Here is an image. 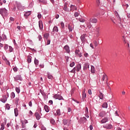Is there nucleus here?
Listing matches in <instances>:
<instances>
[{
    "mask_svg": "<svg viewBox=\"0 0 130 130\" xmlns=\"http://www.w3.org/2000/svg\"><path fill=\"white\" fill-rule=\"evenodd\" d=\"M60 25H61V28H64V23H63V22H61L60 23Z\"/></svg>",
    "mask_w": 130,
    "mask_h": 130,
    "instance_id": "43",
    "label": "nucleus"
},
{
    "mask_svg": "<svg viewBox=\"0 0 130 130\" xmlns=\"http://www.w3.org/2000/svg\"><path fill=\"white\" fill-rule=\"evenodd\" d=\"M89 128H90V130L93 129V126H92V125H90L89 126Z\"/></svg>",
    "mask_w": 130,
    "mask_h": 130,
    "instance_id": "64",
    "label": "nucleus"
},
{
    "mask_svg": "<svg viewBox=\"0 0 130 130\" xmlns=\"http://www.w3.org/2000/svg\"><path fill=\"white\" fill-rule=\"evenodd\" d=\"M14 80H15V81H21L22 80V78H21V75H17L15 78H14Z\"/></svg>",
    "mask_w": 130,
    "mask_h": 130,
    "instance_id": "14",
    "label": "nucleus"
},
{
    "mask_svg": "<svg viewBox=\"0 0 130 130\" xmlns=\"http://www.w3.org/2000/svg\"><path fill=\"white\" fill-rule=\"evenodd\" d=\"M68 6H69V4H68L67 3H66L64 5L63 10L66 12H69V9L68 8Z\"/></svg>",
    "mask_w": 130,
    "mask_h": 130,
    "instance_id": "9",
    "label": "nucleus"
},
{
    "mask_svg": "<svg viewBox=\"0 0 130 130\" xmlns=\"http://www.w3.org/2000/svg\"><path fill=\"white\" fill-rule=\"evenodd\" d=\"M6 109H8V110H9L10 108V105L8 104H6Z\"/></svg>",
    "mask_w": 130,
    "mask_h": 130,
    "instance_id": "40",
    "label": "nucleus"
},
{
    "mask_svg": "<svg viewBox=\"0 0 130 130\" xmlns=\"http://www.w3.org/2000/svg\"><path fill=\"white\" fill-rule=\"evenodd\" d=\"M19 98H16V99H15V104H18V103H19Z\"/></svg>",
    "mask_w": 130,
    "mask_h": 130,
    "instance_id": "38",
    "label": "nucleus"
},
{
    "mask_svg": "<svg viewBox=\"0 0 130 130\" xmlns=\"http://www.w3.org/2000/svg\"><path fill=\"white\" fill-rule=\"evenodd\" d=\"M13 47H11V46H9V51L10 52H12V51H13Z\"/></svg>",
    "mask_w": 130,
    "mask_h": 130,
    "instance_id": "52",
    "label": "nucleus"
},
{
    "mask_svg": "<svg viewBox=\"0 0 130 130\" xmlns=\"http://www.w3.org/2000/svg\"><path fill=\"white\" fill-rule=\"evenodd\" d=\"M5 62H6V63L7 64H8L9 66L10 65V61H9V60H8V59H5Z\"/></svg>",
    "mask_w": 130,
    "mask_h": 130,
    "instance_id": "48",
    "label": "nucleus"
},
{
    "mask_svg": "<svg viewBox=\"0 0 130 130\" xmlns=\"http://www.w3.org/2000/svg\"><path fill=\"white\" fill-rule=\"evenodd\" d=\"M106 114H107L106 112L102 111L99 113V116H100V117H104V116H106Z\"/></svg>",
    "mask_w": 130,
    "mask_h": 130,
    "instance_id": "7",
    "label": "nucleus"
},
{
    "mask_svg": "<svg viewBox=\"0 0 130 130\" xmlns=\"http://www.w3.org/2000/svg\"><path fill=\"white\" fill-rule=\"evenodd\" d=\"M77 56H79V57H82V53L80 52L78 55Z\"/></svg>",
    "mask_w": 130,
    "mask_h": 130,
    "instance_id": "59",
    "label": "nucleus"
},
{
    "mask_svg": "<svg viewBox=\"0 0 130 130\" xmlns=\"http://www.w3.org/2000/svg\"><path fill=\"white\" fill-rule=\"evenodd\" d=\"M39 3H43V4H46V0H39Z\"/></svg>",
    "mask_w": 130,
    "mask_h": 130,
    "instance_id": "35",
    "label": "nucleus"
},
{
    "mask_svg": "<svg viewBox=\"0 0 130 130\" xmlns=\"http://www.w3.org/2000/svg\"><path fill=\"white\" fill-rule=\"evenodd\" d=\"M80 39L82 43H84L86 42V38H85V35H83L81 36Z\"/></svg>",
    "mask_w": 130,
    "mask_h": 130,
    "instance_id": "12",
    "label": "nucleus"
},
{
    "mask_svg": "<svg viewBox=\"0 0 130 130\" xmlns=\"http://www.w3.org/2000/svg\"><path fill=\"white\" fill-rule=\"evenodd\" d=\"M75 17H79V13L78 12H75L74 14Z\"/></svg>",
    "mask_w": 130,
    "mask_h": 130,
    "instance_id": "51",
    "label": "nucleus"
},
{
    "mask_svg": "<svg viewBox=\"0 0 130 130\" xmlns=\"http://www.w3.org/2000/svg\"><path fill=\"white\" fill-rule=\"evenodd\" d=\"M31 15V12L28 11L25 13V14H24V17H25V19H27L28 17H29V15Z\"/></svg>",
    "mask_w": 130,
    "mask_h": 130,
    "instance_id": "13",
    "label": "nucleus"
},
{
    "mask_svg": "<svg viewBox=\"0 0 130 130\" xmlns=\"http://www.w3.org/2000/svg\"><path fill=\"white\" fill-rule=\"evenodd\" d=\"M8 48H9V46H8V45H6L4 47V49H5V50H7Z\"/></svg>",
    "mask_w": 130,
    "mask_h": 130,
    "instance_id": "53",
    "label": "nucleus"
},
{
    "mask_svg": "<svg viewBox=\"0 0 130 130\" xmlns=\"http://www.w3.org/2000/svg\"><path fill=\"white\" fill-rule=\"evenodd\" d=\"M98 21V19H97L96 18L89 19V24H87L88 28L89 29L91 28L92 24H91V23H92V24H96V23H97Z\"/></svg>",
    "mask_w": 130,
    "mask_h": 130,
    "instance_id": "1",
    "label": "nucleus"
},
{
    "mask_svg": "<svg viewBox=\"0 0 130 130\" xmlns=\"http://www.w3.org/2000/svg\"><path fill=\"white\" fill-rule=\"evenodd\" d=\"M68 28H69V32H72V31H73V27H72L71 24L68 25Z\"/></svg>",
    "mask_w": 130,
    "mask_h": 130,
    "instance_id": "29",
    "label": "nucleus"
},
{
    "mask_svg": "<svg viewBox=\"0 0 130 130\" xmlns=\"http://www.w3.org/2000/svg\"><path fill=\"white\" fill-rule=\"evenodd\" d=\"M1 101L3 103H6V101H7V96H3V99L1 100Z\"/></svg>",
    "mask_w": 130,
    "mask_h": 130,
    "instance_id": "16",
    "label": "nucleus"
},
{
    "mask_svg": "<svg viewBox=\"0 0 130 130\" xmlns=\"http://www.w3.org/2000/svg\"><path fill=\"white\" fill-rule=\"evenodd\" d=\"M100 30V27H98V26H96L95 27V31L97 32V33H99V30Z\"/></svg>",
    "mask_w": 130,
    "mask_h": 130,
    "instance_id": "31",
    "label": "nucleus"
},
{
    "mask_svg": "<svg viewBox=\"0 0 130 130\" xmlns=\"http://www.w3.org/2000/svg\"><path fill=\"white\" fill-rule=\"evenodd\" d=\"M85 114H88L89 112L88 111V107H85Z\"/></svg>",
    "mask_w": 130,
    "mask_h": 130,
    "instance_id": "41",
    "label": "nucleus"
},
{
    "mask_svg": "<svg viewBox=\"0 0 130 130\" xmlns=\"http://www.w3.org/2000/svg\"><path fill=\"white\" fill-rule=\"evenodd\" d=\"M99 97L100 99H101L102 100L103 99V98H104L103 93H102V92L100 91V94L99 95Z\"/></svg>",
    "mask_w": 130,
    "mask_h": 130,
    "instance_id": "19",
    "label": "nucleus"
},
{
    "mask_svg": "<svg viewBox=\"0 0 130 130\" xmlns=\"http://www.w3.org/2000/svg\"><path fill=\"white\" fill-rule=\"evenodd\" d=\"M54 99H58V100H62L63 98L59 94H55L54 95Z\"/></svg>",
    "mask_w": 130,
    "mask_h": 130,
    "instance_id": "5",
    "label": "nucleus"
},
{
    "mask_svg": "<svg viewBox=\"0 0 130 130\" xmlns=\"http://www.w3.org/2000/svg\"><path fill=\"white\" fill-rule=\"evenodd\" d=\"M88 93L89 95H92V90H91V89H88Z\"/></svg>",
    "mask_w": 130,
    "mask_h": 130,
    "instance_id": "47",
    "label": "nucleus"
},
{
    "mask_svg": "<svg viewBox=\"0 0 130 130\" xmlns=\"http://www.w3.org/2000/svg\"><path fill=\"white\" fill-rule=\"evenodd\" d=\"M53 32H58V28L57 26H54L53 28Z\"/></svg>",
    "mask_w": 130,
    "mask_h": 130,
    "instance_id": "25",
    "label": "nucleus"
},
{
    "mask_svg": "<svg viewBox=\"0 0 130 130\" xmlns=\"http://www.w3.org/2000/svg\"><path fill=\"white\" fill-rule=\"evenodd\" d=\"M21 123L22 124V127L24 128L25 127V125L24 124V122L23 121V120L21 121Z\"/></svg>",
    "mask_w": 130,
    "mask_h": 130,
    "instance_id": "42",
    "label": "nucleus"
},
{
    "mask_svg": "<svg viewBox=\"0 0 130 130\" xmlns=\"http://www.w3.org/2000/svg\"><path fill=\"white\" fill-rule=\"evenodd\" d=\"M64 49H65L67 52H70V48L68 46H65L64 47Z\"/></svg>",
    "mask_w": 130,
    "mask_h": 130,
    "instance_id": "27",
    "label": "nucleus"
},
{
    "mask_svg": "<svg viewBox=\"0 0 130 130\" xmlns=\"http://www.w3.org/2000/svg\"><path fill=\"white\" fill-rule=\"evenodd\" d=\"M90 46L91 48H92V49H94V46L93 45V44L91 43L90 44Z\"/></svg>",
    "mask_w": 130,
    "mask_h": 130,
    "instance_id": "58",
    "label": "nucleus"
},
{
    "mask_svg": "<svg viewBox=\"0 0 130 130\" xmlns=\"http://www.w3.org/2000/svg\"><path fill=\"white\" fill-rule=\"evenodd\" d=\"M75 10H76V11H77V7H76V6H75L74 5H71L70 10L71 11H75Z\"/></svg>",
    "mask_w": 130,
    "mask_h": 130,
    "instance_id": "17",
    "label": "nucleus"
},
{
    "mask_svg": "<svg viewBox=\"0 0 130 130\" xmlns=\"http://www.w3.org/2000/svg\"><path fill=\"white\" fill-rule=\"evenodd\" d=\"M38 60L36 59V58L35 59V64H38Z\"/></svg>",
    "mask_w": 130,
    "mask_h": 130,
    "instance_id": "50",
    "label": "nucleus"
},
{
    "mask_svg": "<svg viewBox=\"0 0 130 130\" xmlns=\"http://www.w3.org/2000/svg\"><path fill=\"white\" fill-rule=\"evenodd\" d=\"M44 109L46 112H49V107L46 105L44 106Z\"/></svg>",
    "mask_w": 130,
    "mask_h": 130,
    "instance_id": "21",
    "label": "nucleus"
},
{
    "mask_svg": "<svg viewBox=\"0 0 130 130\" xmlns=\"http://www.w3.org/2000/svg\"><path fill=\"white\" fill-rule=\"evenodd\" d=\"M82 67L81 66L80 64H78L77 66V69L76 71L77 72H80V70H81Z\"/></svg>",
    "mask_w": 130,
    "mask_h": 130,
    "instance_id": "18",
    "label": "nucleus"
},
{
    "mask_svg": "<svg viewBox=\"0 0 130 130\" xmlns=\"http://www.w3.org/2000/svg\"><path fill=\"white\" fill-rule=\"evenodd\" d=\"M93 44L95 47H97V46H98V43L96 41H93Z\"/></svg>",
    "mask_w": 130,
    "mask_h": 130,
    "instance_id": "32",
    "label": "nucleus"
},
{
    "mask_svg": "<svg viewBox=\"0 0 130 130\" xmlns=\"http://www.w3.org/2000/svg\"><path fill=\"white\" fill-rule=\"evenodd\" d=\"M76 68H74L72 70V73H76Z\"/></svg>",
    "mask_w": 130,
    "mask_h": 130,
    "instance_id": "57",
    "label": "nucleus"
},
{
    "mask_svg": "<svg viewBox=\"0 0 130 130\" xmlns=\"http://www.w3.org/2000/svg\"><path fill=\"white\" fill-rule=\"evenodd\" d=\"M7 10L6 8L1 9L0 10V14L2 16H7Z\"/></svg>",
    "mask_w": 130,
    "mask_h": 130,
    "instance_id": "2",
    "label": "nucleus"
},
{
    "mask_svg": "<svg viewBox=\"0 0 130 130\" xmlns=\"http://www.w3.org/2000/svg\"><path fill=\"white\" fill-rule=\"evenodd\" d=\"M10 21H12V22H14V21H15V19L13 17H10Z\"/></svg>",
    "mask_w": 130,
    "mask_h": 130,
    "instance_id": "56",
    "label": "nucleus"
},
{
    "mask_svg": "<svg viewBox=\"0 0 130 130\" xmlns=\"http://www.w3.org/2000/svg\"><path fill=\"white\" fill-rule=\"evenodd\" d=\"M1 126H2V127L1 128L0 130L5 129V125L4 124V123H2Z\"/></svg>",
    "mask_w": 130,
    "mask_h": 130,
    "instance_id": "36",
    "label": "nucleus"
},
{
    "mask_svg": "<svg viewBox=\"0 0 130 130\" xmlns=\"http://www.w3.org/2000/svg\"><path fill=\"white\" fill-rule=\"evenodd\" d=\"M79 21L82 23H84V22H85V19H80Z\"/></svg>",
    "mask_w": 130,
    "mask_h": 130,
    "instance_id": "62",
    "label": "nucleus"
},
{
    "mask_svg": "<svg viewBox=\"0 0 130 130\" xmlns=\"http://www.w3.org/2000/svg\"><path fill=\"white\" fill-rule=\"evenodd\" d=\"M15 93L14 92H12L11 93V98L12 99H14L15 98Z\"/></svg>",
    "mask_w": 130,
    "mask_h": 130,
    "instance_id": "34",
    "label": "nucleus"
},
{
    "mask_svg": "<svg viewBox=\"0 0 130 130\" xmlns=\"http://www.w3.org/2000/svg\"><path fill=\"white\" fill-rule=\"evenodd\" d=\"M13 70L14 71V72H18V68H17L16 67H14L13 68Z\"/></svg>",
    "mask_w": 130,
    "mask_h": 130,
    "instance_id": "45",
    "label": "nucleus"
},
{
    "mask_svg": "<svg viewBox=\"0 0 130 130\" xmlns=\"http://www.w3.org/2000/svg\"><path fill=\"white\" fill-rule=\"evenodd\" d=\"M35 115L37 119V120H39L40 118H41V116H40V111H37L35 114Z\"/></svg>",
    "mask_w": 130,
    "mask_h": 130,
    "instance_id": "3",
    "label": "nucleus"
},
{
    "mask_svg": "<svg viewBox=\"0 0 130 130\" xmlns=\"http://www.w3.org/2000/svg\"><path fill=\"white\" fill-rule=\"evenodd\" d=\"M87 69H89V64L86 63L83 67V70H87Z\"/></svg>",
    "mask_w": 130,
    "mask_h": 130,
    "instance_id": "20",
    "label": "nucleus"
},
{
    "mask_svg": "<svg viewBox=\"0 0 130 130\" xmlns=\"http://www.w3.org/2000/svg\"><path fill=\"white\" fill-rule=\"evenodd\" d=\"M80 51L79 50H77L76 51H75V53H76V54H77V55H78V54L79 53H80Z\"/></svg>",
    "mask_w": 130,
    "mask_h": 130,
    "instance_id": "55",
    "label": "nucleus"
},
{
    "mask_svg": "<svg viewBox=\"0 0 130 130\" xmlns=\"http://www.w3.org/2000/svg\"><path fill=\"white\" fill-rule=\"evenodd\" d=\"M48 79H49L50 80H52V79L53 78L52 77V75H48Z\"/></svg>",
    "mask_w": 130,
    "mask_h": 130,
    "instance_id": "39",
    "label": "nucleus"
},
{
    "mask_svg": "<svg viewBox=\"0 0 130 130\" xmlns=\"http://www.w3.org/2000/svg\"><path fill=\"white\" fill-rule=\"evenodd\" d=\"M103 127L104 128H106L107 129H111L113 128V126H112V125H111L110 124H107L106 125H104L103 126Z\"/></svg>",
    "mask_w": 130,
    "mask_h": 130,
    "instance_id": "4",
    "label": "nucleus"
},
{
    "mask_svg": "<svg viewBox=\"0 0 130 130\" xmlns=\"http://www.w3.org/2000/svg\"><path fill=\"white\" fill-rule=\"evenodd\" d=\"M23 124L24 123H28V121H27V120H24L23 121Z\"/></svg>",
    "mask_w": 130,
    "mask_h": 130,
    "instance_id": "61",
    "label": "nucleus"
},
{
    "mask_svg": "<svg viewBox=\"0 0 130 130\" xmlns=\"http://www.w3.org/2000/svg\"><path fill=\"white\" fill-rule=\"evenodd\" d=\"M91 72L92 74L95 73V68L93 66H91Z\"/></svg>",
    "mask_w": 130,
    "mask_h": 130,
    "instance_id": "24",
    "label": "nucleus"
},
{
    "mask_svg": "<svg viewBox=\"0 0 130 130\" xmlns=\"http://www.w3.org/2000/svg\"><path fill=\"white\" fill-rule=\"evenodd\" d=\"M14 113H15V116H18V115L19 114V112H18V109L15 108L14 109Z\"/></svg>",
    "mask_w": 130,
    "mask_h": 130,
    "instance_id": "22",
    "label": "nucleus"
},
{
    "mask_svg": "<svg viewBox=\"0 0 130 130\" xmlns=\"http://www.w3.org/2000/svg\"><path fill=\"white\" fill-rule=\"evenodd\" d=\"M49 37V34L46 33L44 35V38L45 39H48V38Z\"/></svg>",
    "mask_w": 130,
    "mask_h": 130,
    "instance_id": "23",
    "label": "nucleus"
},
{
    "mask_svg": "<svg viewBox=\"0 0 130 130\" xmlns=\"http://www.w3.org/2000/svg\"><path fill=\"white\" fill-rule=\"evenodd\" d=\"M108 106V105L107 104V103H104L102 105L103 108H107Z\"/></svg>",
    "mask_w": 130,
    "mask_h": 130,
    "instance_id": "26",
    "label": "nucleus"
},
{
    "mask_svg": "<svg viewBox=\"0 0 130 130\" xmlns=\"http://www.w3.org/2000/svg\"><path fill=\"white\" fill-rule=\"evenodd\" d=\"M39 27L40 30H43V23H42V21H39Z\"/></svg>",
    "mask_w": 130,
    "mask_h": 130,
    "instance_id": "8",
    "label": "nucleus"
},
{
    "mask_svg": "<svg viewBox=\"0 0 130 130\" xmlns=\"http://www.w3.org/2000/svg\"><path fill=\"white\" fill-rule=\"evenodd\" d=\"M41 130H46V128L44 126L42 125L41 126Z\"/></svg>",
    "mask_w": 130,
    "mask_h": 130,
    "instance_id": "54",
    "label": "nucleus"
},
{
    "mask_svg": "<svg viewBox=\"0 0 130 130\" xmlns=\"http://www.w3.org/2000/svg\"><path fill=\"white\" fill-rule=\"evenodd\" d=\"M15 90L17 93H18V94L19 93H20V88H19L18 87H16Z\"/></svg>",
    "mask_w": 130,
    "mask_h": 130,
    "instance_id": "37",
    "label": "nucleus"
},
{
    "mask_svg": "<svg viewBox=\"0 0 130 130\" xmlns=\"http://www.w3.org/2000/svg\"><path fill=\"white\" fill-rule=\"evenodd\" d=\"M108 121V118L107 117L104 118L102 120H101V123H106Z\"/></svg>",
    "mask_w": 130,
    "mask_h": 130,
    "instance_id": "11",
    "label": "nucleus"
},
{
    "mask_svg": "<svg viewBox=\"0 0 130 130\" xmlns=\"http://www.w3.org/2000/svg\"><path fill=\"white\" fill-rule=\"evenodd\" d=\"M87 97V94L86 93H85V91L82 92V101H84L85 99H86V98Z\"/></svg>",
    "mask_w": 130,
    "mask_h": 130,
    "instance_id": "10",
    "label": "nucleus"
},
{
    "mask_svg": "<svg viewBox=\"0 0 130 130\" xmlns=\"http://www.w3.org/2000/svg\"><path fill=\"white\" fill-rule=\"evenodd\" d=\"M42 17V15L40 13L38 14V19H41V17Z\"/></svg>",
    "mask_w": 130,
    "mask_h": 130,
    "instance_id": "44",
    "label": "nucleus"
},
{
    "mask_svg": "<svg viewBox=\"0 0 130 130\" xmlns=\"http://www.w3.org/2000/svg\"><path fill=\"white\" fill-rule=\"evenodd\" d=\"M38 38H39V40L40 41L41 40V39H42V37L40 35L38 36Z\"/></svg>",
    "mask_w": 130,
    "mask_h": 130,
    "instance_id": "63",
    "label": "nucleus"
},
{
    "mask_svg": "<svg viewBox=\"0 0 130 130\" xmlns=\"http://www.w3.org/2000/svg\"><path fill=\"white\" fill-rule=\"evenodd\" d=\"M16 6L18 10H21V8H22V5H21V3H16Z\"/></svg>",
    "mask_w": 130,
    "mask_h": 130,
    "instance_id": "15",
    "label": "nucleus"
},
{
    "mask_svg": "<svg viewBox=\"0 0 130 130\" xmlns=\"http://www.w3.org/2000/svg\"><path fill=\"white\" fill-rule=\"evenodd\" d=\"M31 56H27V62L30 63V62H31Z\"/></svg>",
    "mask_w": 130,
    "mask_h": 130,
    "instance_id": "30",
    "label": "nucleus"
},
{
    "mask_svg": "<svg viewBox=\"0 0 130 130\" xmlns=\"http://www.w3.org/2000/svg\"><path fill=\"white\" fill-rule=\"evenodd\" d=\"M50 122L52 123V124H54V123H55V121H54L53 119H52L51 120Z\"/></svg>",
    "mask_w": 130,
    "mask_h": 130,
    "instance_id": "49",
    "label": "nucleus"
},
{
    "mask_svg": "<svg viewBox=\"0 0 130 130\" xmlns=\"http://www.w3.org/2000/svg\"><path fill=\"white\" fill-rule=\"evenodd\" d=\"M105 79H107V75H106V74L103 75L102 81H105Z\"/></svg>",
    "mask_w": 130,
    "mask_h": 130,
    "instance_id": "28",
    "label": "nucleus"
},
{
    "mask_svg": "<svg viewBox=\"0 0 130 130\" xmlns=\"http://www.w3.org/2000/svg\"><path fill=\"white\" fill-rule=\"evenodd\" d=\"M63 123L64 125H66V124H68V125H70V124H71V120L63 119Z\"/></svg>",
    "mask_w": 130,
    "mask_h": 130,
    "instance_id": "6",
    "label": "nucleus"
},
{
    "mask_svg": "<svg viewBox=\"0 0 130 130\" xmlns=\"http://www.w3.org/2000/svg\"><path fill=\"white\" fill-rule=\"evenodd\" d=\"M74 66H75V62H72V63H70V66L71 68H73V67H74Z\"/></svg>",
    "mask_w": 130,
    "mask_h": 130,
    "instance_id": "46",
    "label": "nucleus"
},
{
    "mask_svg": "<svg viewBox=\"0 0 130 130\" xmlns=\"http://www.w3.org/2000/svg\"><path fill=\"white\" fill-rule=\"evenodd\" d=\"M56 113H57V115H58V116H59V115H60V110L59 109L57 110Z\"/></svg>",
    "mask_w": 130,
    "mask_h": 130,
    "instance_id": "33",
    "label": "nucleus"
},
{
    "mask_svg": "<svg viewBox=\"0 0 130 130\" xmlns=\"http://www.w3.org/2000/svg\"><path fill=\"white\" fill-rule=\"evenodd\" d=\"M28 105L30 107H32V102H29V103H28Z\"/></svg>",
    "mask_w": 130,
    "mask_h": 130,
    "instance_id": "60",
    "label": "nucleus"
}]
</instances>
